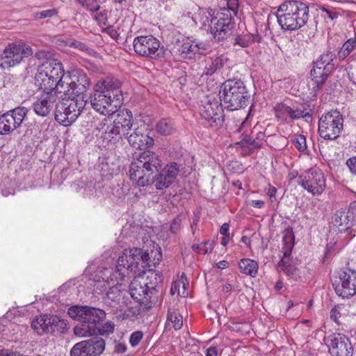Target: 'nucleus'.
Here are the masks:
<instances>
[{
    "mask_svg": "<svg viewBox=\"0 0 356 356\" xmlns=\"http://www.w3.org/2000/svg\"><path fill=\"white\" fill-rule=\"evenodd\" d=\"M155 266V263L150 261L149 255L140 248L124 250L117 260L115 269L112 268L108 281L119 284L130 273L136 275L145 273L147 268Z\"/></svg>",
    "mask_w": 356,
    "mask_h": 356,
    "instance_id": "f257e3e1",
    "label": "nucleus"
},
{
    "mask_svg": "<svg viewBox=\"0 0 356 356\" xmlns=\"http://www.w3.org/2000/svg\"><path fill=\"white\" fill-rule=\"evenodd\" d=\"M161 167L162 161L157 154L149 150L144 151L131 163L130 179L142 187L153 184Z\"/></svg>",
    "mask_w": 356,
    "mask_h": 356,
    "instance_id": "f03ea898",
    "label": "nucleus"
},
{
    "mask_svg": "<svg viewBox=\"0 0 356 356\" xmlns=\"http://www.w3.org/2000/svg\"><path fill=\"white\" fill-rule=\"evenodd\" d=\"M67 314L81 323L74 327V334L79 337L96 334L97 325L106 317V312L103 309L90 306H72L68 309Z\"/></svg>",
    "mask_w": 356,
    "mask_h": 356,
    "instance_id": "7ed1b4c3",
    "label": "nucleus"
},
{
    "mask_svg": "<svg viewBox=\"0 0 356 356\" xmlns=\"http://www.w3.org/2000/svg\"><path fill=\"white\" fill-rule=\"evenodd\" d=\"M309 16V7L305 3L296 1L282 3L276 13L277 22L282 29L291 31L305 26Z\"/></svg>",
    "mask_w": 356,
    "mask_h": 356,
    "instance_id": "20e7f679",
    "label": "nucleus"
},
{
    "mask_svg": "<svg viewBox=\"0 0 356 356\" xmlns=\"http://www.w3.org/2000/svg\"><path fill=\"white\" fill-rule=\"evenodd\" d=\"M63 75L62 64L56 60H47L38 67L35 84L43 91H52Z\"/></svg>",
    "mask_w": 356,
    "mask_h": 356,
    "instance_id": "39448f33",
    "label": "nucleus"
},
{
    "mask_svg": "<svg viewBox=\"0 0 356 356\" xmlns=\"http://www.w3.org/2000/svg\"><path fill=\"white\" fill-rule=\"evenodd\" d=\"M86 104V101L82 97L62 99L56 104L55 120L63 126L71 125L80 115Z\"/></svg>",
    "mask_w": 356,
    "mask_h": 356,
    "instance_id": "423d86ee",
    "label": "nucleus"
},
{
    "mask_svg": "<svg viewBox=\"0 0 356 356\" xmlns=\"http://www.w3.org/2000/svg\"><path fill=\"white\" fill-rule=\"evenodd\" d=\"M247 102V92L243 81L236 79L224 81V103L227 110H238L245 107Z\"/></svg>",
    "mask_w": 356,
    "mask_h": 356,
    "instance_id": "0eeeda50",
    "label": "nucleus"
},
{
    "mask_svg": "<svg viewBox=\"0 0 356 356\" xmlns=\"http://www.w3.org/2000/svg\"><path fill=\"white\" fill-rule=\"evenodd\" d=\"M31 326L40 335L54 334L56 332L65 334L70 328L67 320L57 315L47 314L36 316L32 321Z\"/></svg>",
    "mask_w": 356,
    "mask_h": 356,
    "instance_id": "6e6552de",
    "label": "nucleus"
},
{
    "mask_svg": "<svg viewBox=\"0 0 356 356\" xmlns=\"http://www.w3.org/2000/svg\"><path fill=\"white\" fill-rule=\"evenodd\" d=\"M343 118L337 110H331L321 115L318 120V133L325 140H334L343 130Z\"/></svg>",
    "mask_w": 356,
    "mask_h": 356,
    "instance_id": "1a4fd4ad",
    "label": "nucleus"
},
{
    "mask_svg": "<svg viewBox=\"0 0 356 356\" xmlns=\"http://www.w3.org/2000/svg\"><path fill=\"white\" fill-rule=\"evenodd\" d=\"M32 54L31 47L25 43H9L0 54V69L9 70Z\"/></svg>",
    "mask_w": 356,
    "mask_h": 356,
    "instance_id": "9d476101",
    "label": "nucleus"
},
{
    "mask_svg": "<svg viewBox=\"0 0 356 356\" xmlns=\"http://www.w3.org/2000/svg\"><path fill=\"white\" fill-rule=\"evenodd\" d=\"M134 51L139 56L158 59L164 58L165 49L160 41L152 35H141L134 38Z\"/></svg>",
    "mask_w": 356,
    "mask_h": 356,
    "instance_id": "9b49d317",
    "label": "nucleus"
},
{
    "mask_svg": "<svg viewBox=\"0 0 356 356\" xmlns=\"http://www.w3.org/2000/svg\"><path fill=\"white\" fill-rule=\"evenodd\" d=\"M300 185L313 195H321L325 189V178L323 171L312 168L302 172L298 177Z\"/></svg>",
    "mask_w": 356,
    "mask_h": 356,
    "instance_id": "f8f14e48",
    "label": "nucleus"
},
{
    "mask_svg": "<svg viewBox=\"0 0 356 356\" xmlns=\"http://www.w3.org/2000/svg\"><path fill=\"white\" fill-rule=\"evenodd\" d=\"M334 52L327 51L321 55L314 63L313 69L311 70V76L314 84L317 88H321L323 85L329 74L334 70Z\"/></svg>",
    "mask_w": 356,
    "mask_h": 356,
    "instance_id": "ddd939ff",
    "label": "nucleus"
},
{
    "mask_svg": "<svg viewBox=\"0 0 356 356\" xmlns=\"http://www.w3.org/2000/svg\"><path fill=\"white\" fill-rule=\"evenodd\" d=\"M92 108L99 114L106 116L113 115L117 107L121 104L115 97L108 96L99 88L94 86L93 92L89 97Z\"/></svg>",
    "mask_w": 356,
    "mask_h": 356,
    "instance_id": "4468645a",
    "label": "nucleus"
},
{
    "mask_svg": "<svg viewBox=\"0 0 356 356\" xmlns=\"http://www.w3.org/2000/svg\"><path fill=\"white\" fill-rule=\"evenodd\" d=\"M28 109L19 106L10 110L0 116V135L9 134L22 124Z\"/></svg>",
    "mask_w": 356,
    "mask_h": 356,
    "instance_id": "2eb2a0df",
    "label": "nucleus"
},
{
    "mask_svg": "<svg viewBox=\"0 0 356 356\" xmlns=\"http://www.w3.org/2000/svg\"><path fill=\"white\" fill-rule=\"evenodd\" d=\"M336 293L343 298H348L356 293V271L350 269L340 273L333 282Z\"/></svg>",
    "mask_w": 356,
    "mask_h": 356,
    "instance_id": "dca6fc26",
    "label": "nucleus"
},
{
    "mask_svg": "<svg viewBox=\"0 0 356 356\" xmlns=\"http://www.w3.org/2000/svg\"><path fill=\"white\" fill-rule=\"evenodd\" d=\"M326 344L332 356H352L353 347L348 338L341 333H334L326 338Z\"/></svg>",
    "mask_w": 356,
    "mask_h": 356,
    "instance_id": "f3484780",
    "label": "nucleus"
},
{
    "mask_svg": "<svg viewBox=\"0 0 356 356\" xmlns=\"http://www.w3.org/2000/svg\"><path fill=\"white\" fill-rule=\"evenodd\" d=\"M163 275L159 272L149 270V275L145 278V287L149 291L148 303L147 309H150L157 302L158 298L163 291Z\"/></svg>",
    "mask_w": 356,
    "mask_h": 356,
    "instance_id": "a211bd4d",
    "label": "nucleus"
},
{
    "mask_svg": "<svg viewBox=\"0 0 356 356\" xmlns=\"http://www.w3.org/2000/svg\"><path fill=\"white\" fill-rule=\"evenodd\" d=\"M180 171V165L175 162L168 163L164 168L161 167L155 179V186L161 191L169 188L177 177Z\"/></svg>",
    "mask_w": 356,
    "mask_h": 356,
    "instance_id": "6ab92c4d",
    "label": "nucleus"
},
{
    "mask_svg": "<svg viewBox=\"0 0 356 356\" xmlns=\"http://www.w3.org/2000/svg\"><path fill=\"white\" fill-rule=\"evenodd\" d=\"M58 99V97L54 92L44 91L33 103V109L38 115L47 117L53 108L56 107Z\"/></svg>",
    "mask_w": 356,
    "mask_h": 356,
    "instance_id": "aec40b11",
    "label": "nucleus"
},
{
    "mask_svg": "<svg viewBox=\"0 0 356 356\" xmlns=\"http://www.w3.org/2000/svg\"><path fill=\"white\" fill-rule=\"evenodd\" d=\"M293 236L291 234L283 238V257L278 264L279 270L292 278L295 277L298 273V269L289 264V256L293 247Z\"/></svg>",
    "mask_w": 356,
    "mask_h": 356,
    "instance_id": "412c9836",
    "label": "nucleus"
},
{
    "mask_svg": "<svg viewBox=\"0 0 356 356\" xmlns=\"http://www.w3.org/2000/svg\"><path fill=\"white\" fill-rule=\"evenodd\" d=\"M96 129L101 132V138L110 145H116L122 141L123 136L118 131L110 118H104L97 126Z\"/></svg>",
    "mask_w": 356,
    "mask_h": 356,
    "instance_id": "4be33fe9",
    "label": "nucleus"
},
{
    "mask_svg": "<svg viewBox=\"0 0 356 356\" xmlns=\"http://www.w3.org/2000/svg\"><path fill=\"white\" fill-rule=\"evenodd\" d=\"M145 286V277L141 275H136L129 284V294L133 299L140 303L141 306L143 305V310L147 312L149 310L147 309V306L146 305L149 302L147 298H149V296Z\"/></svg>",
    "mask_w": 356,
    "mask_h": 356,
    "instance_id": "5701e85b",
    "label": "nucleus"
},
{
    "mask_svg": "<svg viewBox=\"0 0 356 356\" xmlns=\"http://www.w3.org/2000/svg\"><path fill=\"white\" fill-rule=\"evenodd\" d=\"M334 222L338 227L339 232L345 234L348 240L356 236V218H350L346 211H337Z\"/></svg>",
    "mask_w": 356,
    "mask_h": 356,
    "instance_id": "b1692460",
    "label": "nucleus"
},
{
    "mask_svg": "<svg viewBox=\"0 0 356 356\" xmlns=\"http://www.w3.org/2000/svg\"><path fill=\"white\" fill-rule=\"evenodd\" d=\"M113 120H111L116 129L124 136L127 137L129 131L133 126V115L128 109H122L111 115Z\"/></svg>",
    "mask_w": 356,
    "mask_h": 356,
    "instance_id": "393cba45",
    "label": "nucleus"
},
{
    "mask_svg": "<svg viewBox=\"0 0 356 356\" xmlns=\"http://www.w3.org/2000/svg\"><path fill=\"white\" fill-rule=\"evenodd\" d=\"M121 81L114 77H107L102 81H98L95 86L96 88L105 92L108 96L115 97V99L122 104L123 100L122 94L120 90Z\"/></svg>",
    "mask_w": 356,
    "mask_h": 356,
    "instance_id": "a878e982",
    "label": "nucleus"
},
{
    "mask_svg": "<svg viewBox=\"0 0 356 356\" xmlns=\"http://www.w3.org/2000/svg\"><path fill=\"white\" fill-rule=\"evenodd\" d=\"M127 140L132 147L140 149L149 147L154 144V139L143 133L139 129H135L134 131L127 137Z\"/></svg>",
    "mask_w": 356,
    "mask_h": 356,
    "instance_id": "bb28decb",
    "label": "nucleus"
},
{
    "mask_svg": "<svg viewBox=\"0 0 356 356\" xmlns=\"http://www.w3.org/2000/svg\"><path fill=\"white\" fill-rule=\"evenodd\" d=\"M126 293L122 291L118 286H115L109 289L107 291L104 301L105 304L111 307H121L122 304H125Z\"/></svg>",
    "mask_w": 356,
    "mask_h": 356,
    "instance_id": "cd10ccee",
    "label": "nucleus"
},
{
    "mask_svg": "<svg viewBox=\"0 0 356 356\" xmlns=\"http://www.w3.org/2000/svg\"><path fill=\"white\" fill-rule=\"evenodd\" d=\"M88 356H99L105 349V341L99 337H92L84 340Z\"/></svg>",
    "mask_w": 356,
    "mask_h": 356,
    "instance_id": "c85d7f7f",
    "label": "nucleus"
},
{
    "mask_svg": "<svg viewBox=\"0 0 356 356\" xmlns=\"http://www.w3.org/2000/svg\"><path fill=\"white\" fill-rule=\"evenodd\" d=\"M72 81L66 82L60 78L57 82L55 88L51 92H54L56 95L63 93L65 97L63 99L67 98H72V97H76V93L73 90Z\"/></svg>",
    "mask_w": 356,
    "mask_h": 356,
    "instance_id": "c756f323",
    "label": "nucleus"
},
{
    "mask_svg": "<svg viewBox=\"0 0 356 356\" xmlns=\"http://www.w3.org/2000/svg\"><path fill=\"white\" fill-rule=\"evenodd\" d=\"M238 267L241 272L247 275L254 277L258 272V264L256 261L250 259H242L238 262Z\"/></svg>",
    "mask_w": 356,
    "mask_h": 356,
    "instance_id": "7c9ffc66",
    "label": "nucleus"
},
{
    "mask_svg": "<svg viewBox=\"0 0 356 356\" xmlns=\"http://www.w3.org/2000/svg\"><path fill=\"white\" fill-rule=\"evenodd\" d=\"M72 87L75 88L76 97H81L80 95L83 94L90 86V80L85 75H81L76 78V81H72ZM72 91H74L73 89Z\"/></svg>",
    "mask_w": 356,
    "mask_h": 356,
    "instance_id": "2f4dec72",
    "label": "nucleus"
},
{
    "mask_svg": "<svg viewBox=\"0 0 356 356\" xmlns=\"http://www.w3.org/2000/svg\"><path fill=\"white\" fill-rule=\"evenodd\" d=\"M356 39L350 38L345 42L338 51V58L340 60H344L355 48Z\"/></svg>",
    "mask_w": 356,
    "mask_h": 356,
    "instance_id": "473e14b6",
    "label": "nucleus"
},
{
    "mask_svg": "<svg viewBox=\"0 0 356 356\" xmlns=\"http://www.w3.org/2000/svg\"><path fill=\"white\" fill-rule=\"evenodd\" d=\"M172 323L175 330H180L183 325L182 316L173 309H168L167 323Z\"/></svg>",
    "mask_w": 356,
    "mask_h": 356,
    "instance_id": "72a5a7b5",
    "label": "nucleus"
},
{
    "mask_svg": "<svg viewBox=\"0 0 356 356\" xmlns=\"http://www.w3.org/2000/svg\"><path fill=\"white\" fill-rule=\"evenodd\" d=\"M156 130L161 135L167 136L173 132L174 128L169 121L166 119H162L156 123Z\"/></svg>",
    "mask_w": 356,
    "mask_h": 356,
    "instance_id": "f704fd0d",
    "label": "nucleus"
},
{
    "mask_svg": "<svg viewBox=\"0 0 356 356\" xmlns=\"http://www.w3.org/2000/svg\"><path fill=\"white\" fill-rule=\"evenodd\" d=\"M275 113L277 118L282 120L291 119V108L284 104H277L275 107Z\"/></svg>",
    "mask_w": 356,
    "mask_h": 356,
    "instance_id": "c9c22d12",
    "label": "nucleus"
},
{
    "mask_svg": "<svg viewBox=\"0 0 356 356\" xmlns=\"http://www.w3.org/2000/svg\"><path fill=\"white\" fill-rule=\"evenodd\" d=\"M199 49V47L197 44H193L186 40V41H184L180 47L177 48V51L179 54H184L188 56L191 53H196Z\"/></svg>",
    "mask_w": 356,
    "mask_h": 356,
    "instance_id": "e433bc0d",
    "label": "nucleus"
},
{
    "mask_svg": "<svg viewBox=\"0 0 356 356\" xmlns=\"http://www.w3.org/2000/svg\"><path fill=\"white\" fill-rule=\"evenodd\" d=\"M221 19H217L216 17L213 18L211 21V32L215 38H218L220 40L221 33L222 32V23L220 22Z\"/></svg>",
    "mask_w": 356,
    "mask_h": 356,
    "instance_id": "4c0bfd02",
    "label": "nucleus"
},
{
    "mask_svg": "<svg viewBox=\"0 0 356 356\" xmlns=\"http://www.w3.org/2000/svg\"><path fill=\"white\" fill-rule=\"evenodd\" d=\"M87 10L95 13L100 10L99 0H77Z\"/></svg>",
    "mask_w": 356,
    "mask_h": 356,
    "instance_id": "58836bf2",
    "label": "nucleus"
},
{
    "mask_svg": "<svg viewBox=\"0 0 356 356\" xmlns=\"http://www.w3.org/2000/svg\"><path fill=\"white\" fill-rule=\"evenodd\" d=\"M70 356H88L84 341L73 346L70 350Z\"/></svg>",
    "mask_w": 356,
    "mask_h": 356,
    "instance_id": "ea45409f",
    "label": "nucleus"
},
{
    "mask_svg": "<svg viewBox=\"0 0 356 356\" xmlns=\"http://www.w3.org/2000/svg\"><path fill=\"white\" fill-rule=\"evenodd\" d=\"M92 16L99 25H106L108 22V11L106 10H99L94 13H92Z\"/></svg>",
    "mask_w": 356,
    "mask_h": 356,
    "instance_id": "a19ab883",
    "label": "nucleus"
},
{
    "mask_svg": "<svg viewBox=\"0 0 356 356\" xmlns=\"http://www.w3.org/2000/svg\"><path fill=\"white\" fill-rule=\"evenodd\" d=\"M227 15L224 13V34L231 35L232 34V30L235 28V24L232 20L231 14L227 18L225 16Z\"/></svg>",
    "mask_w": 356,
    "mask_h": 356,
    "instance_id": "79ce46f5",
    "label": "nucleus"
},
{
    "mask_svg": "<svg viewBox=\"0 0 356 356\" xmlns=\"http://www.w3.org/2000/svg\"><path fill=\"white\" fill-rule=\"evenodd\" d=\"M184 218V215L180 213L174 218L170 226V230L172 233H177L181 228L182 220Z\"/></svg>",
    "mask_w": 356,
    "mask_h": 356,
    "instance_id": "37998d69",
    "label": "nucleus"
},
{
    "mask_svg": "<svg viewBox=\"0 0 356 356\" xmlns=\"http://www.w3.org/2000/svg\"><path fill=\"white\" fill-rule=\"evenodd\" d=\"M114 330V324L112 322H106L101 327H97V334L100 335H106L112 333Z\"/></svg>",
    "mask_w": 356,
    "mask_h": 356,
    "instance_id": "c03bdc74",
    "label": "nucleus"
},
{
    "mask_svg": "<svg viewBox=\"0 0 356 356\" xmlns=\"http://www.w3.org/2000/svg\"><path fill=\"white\" fill-rule=\"evenodd\" d=\"M294 146L300 151L304 152L307 149L306 138L302 135H299L293 139Z\"/></svg>",
    "mask_w": 356,
    "mask_h": 356,
    "instance_id": "a18cd8bd",
    "label": "nucleus"
},
{
    "mask_svg": "<svg viewBox=\"0 0 356 356\" xmlns=\"http://www.w3.org/2000/svg\"><path fill=\"white\" fill-rule=\"evenodd\" d=\"M143 333L141 331L134 332L129 337V343L131 346L135 347L138 346L143 339Z\"/></svg>",
    "mask_w": 356,
    "mask_h": 356,
    "instance_id": "49530a36",
    "label": "nucleus"
},
{
    "mask_svg": "<svg viewBox=\"0 0 356 356\" xmlns=\"http://www.w3.org/2000/svg\"><path fill=\"white\" fill-rule=\"evenodd\" d=\"M234 44H238L239 46L242 47H248L251 42L252 40H250V38L249 36H238L234 39Z\"/></svg>",
    "mask_w": 356,
    "mask_h": 356,
    "instance_id": "de8ad7c7",
    "label": "nucleus"
},
{
    "mask_svg": "<svg viewBox=\"0 0 356 356\" xmlns=\"http://www.w3.org/2000/svg\"><path fill=\"white\" fill-rule=\"evenodd\" d=\"M56 14V10L55 9H49L46 10H42L41 12L36 13L34 15V18L37 19H44L47 17H53Z\"/></svg>",
    "mask_w": 356,
    "mask_h": 356,
    "instance_id": "09e8293b",
    "label": "nucleus"
},
{
    "mask_svg": "<svg viewBox=\"0 0 356 356\" xmlns=\"http://www.w3.org/2000/svg\"><path fill=\"white\" fill-rule=\"evenodd\" d=\"M207 245L208 242L202 243L200 244H193L191 248L194 252H196L199 254H205L208 253Z\"/></svg>",
    "mask_w": 356,
    "mask_h": 356,
    "instance_id": "8fccbe9b",
    "label": "nucleus"
},
{
    "mask_svg": "<svg viewBox=\"0 0 356 356\" xmlns=\"http://www.w3.org/2000/svg\"><path fill=\"white\" fill-rule=\"evenodd\" d=\"M346 165L348 166L350 173L356 176V156H352L347 159Z\"/></svg>",
    "mask_w": 356,
    "mask_h": 356,
    "instance_id": "3c124183",
    "label": "nucleus"
},
{
    "mask_svg": "<svg viewBox=\"0 0 356 356\" xmlns=\"http://www.w3.org/2000/svg\"><path fill=\"white\" fill-rule=\"evenodd\" d=\"M321 11L325 13L324 18L325 19H330V20H334L337 18H338L339 15L337 13L328 10L327 8L325 7H322L321 8Z\"/></svg>",
    "mask_w": 356,
    "mask_h": 356,
    "instance_id": "603ef678",
    "label": "nucleus"
},
{
    "mask_svg": "<svg viewBox=\"0 0 356 356\" xmlns=\"http://www.w3.org/2000/svg\"><path fill=\"white\" fill-rule=\"evenodd\" d=\"M340 306L334 307L330 312V318L337 323L340 324V321L339 320L341 316L340 314Z\"/></svg>",
    "mask_w": 356,
    "mask_h": 356,
    "instance_id": "864d4df0",
    "label": "nucleus"
},
{
    "mask_svg": "<svg viewBox=\"0 0 356 356\" xmlns=\"http://www.w3.org/2000/svg\"><path fill=\"white\" fill-rule=\"evenodd\" d=\"M102 32L108 34L113 39L117 40L120 35L118 31L113 29V26H108L102 30Z\"/></svg>",
    "mask_w": 356,
    "mask_h": 356,
    "instance_id": "5fc2aeb1",
    "label": "nucleus"
},
{
    "mask_svg": "<svg viewBox=\"0 0 356 356\" xmlns=\"http://www.w3.org/2000/svg\"><path fill=\"white\" fill-rule=\"evenodd\" d=\"M227 6L228 11H232L234 14H236L238 7V0H227Z\"/></svg>",
    "mask_w": 356,
    "mask_h": 356,
    "instance_id": "6e6d98bb",
    "label": "nucleus"
},
{
    "mask_svg": "<svg viewBox=\"0 0 356 356\" xmlns=\"http://www.w3.org/2000/svg\"><path fill=\"white\" fill-rule=\"evenodd\" d=\"M350 217V218H356V202H350L348 211L346 212Z\"/></svg>",
    "mask_w": 356,
    "mask_h": 356,
    "instance_id": "4d7b16f0",
    "label": "nucleus"
},
{
    "mask_svg": "<svg viewBox=\"0 0 356 356\" xmlns=\"http://www.w3.org/2000/svg\"><path fill=\"white\" fill-rule=\"evenodd\" d=\"M304 116L303 111L300 109H293L291 108V119H298Z\"/></svg>",
    "mask_w": 356,
    "mask_h": 356,
    "instance_id": "13d9d810",
    "label": "nucleus"
},
{
    "mask_svg": "<svg viewBox=\"0 0 356 356\" xmlns=\"http://www.w3.org/2000/svg\"><path fill=\"white\" fill-rule=\"evenodd\" d=\"M201 216V211L199 209H197L195 211H193V215L192 217V222H193V225H197Z\"/></svg>",
    "mask_w": 356,
    "mask_h": 356,
    "instance_id": "bf43d9fd",
    "label": "nucleus"
},
{
    "mask_svg": "<svg viewBox=\"0 0 356 356\" xmlns=\"http://www.w3.org/2000/svg\"><path fill=\"white\" fill-rule=\"evenodd\" d=\"M229 239V225L227 223H224V246L226 245Z\"/></svg>",
    "mask_w": 356,
    "mask_h": 356,
    "instance_id": "052dcab7",
    "label": "nucleus"
},
{
    "mask_svg": "<svg viewBox=\"0 0 356 356\" xmlns=\"http://www.w3.org/2000/svg\"><path fill=\"white\" fill-rule=\"evenodd\" d=\"M127 350V346L124 343H118L115 345V351L117 353H124Z\"/></svg>",
    "mask_w": 356,
    "mask_h": 356,
    "instance_id": "680f3d73",
    "label": "nucleus"
},
{
    "mask_svg": "<svg viewBox=\"0 0 356 356\" xmlns=\"http://www.w3.org/2000/svg\"><path fill=\"white\" fill-rule=\"evenodd\" d=\"M250 205L252 206L253 207L261 209L264 207V202L260 200H251Z\"/></svg>",
    "mask_w": 356,
    "mask_h": 356,
    "instance_id": "e2e57ef3",
    "label": "nucleus"
},
{
    "mask_svg": "<svg viewBox=\"0 0 356 356\" xmlns=\"http://www.w3.org/2000/svg\"><path fill=\"white\" fill-rule=\"evenodd\" d=\"M49 53L45 51H38L35 53V56L38 59L47 58Z\"/></svg>",
    "mask_w": 356,
    "mask_h": 356,
    "instance_id": "0e129e2a",
    "label": "nucleus"
},
{
    "mask_svg": "<svg viewBox=\"0 0 356 356\" xmlns=\"http://www.w3.org/2000/svg\"><path fill=\"white\" fill-rule=\"evenodd\" d=\"M276 193H277V189L275 188V187H274V186H273L271 185H269L268 191H267V195L270 198H273V197H275Z\"/></svg>",
    "mask_w": 356,
    "mask_h": 356,
    "instance_id": "69168bd1",
    "label": "nucleus"
},
{
    "mask_svg": "<svg viewBox=\"0 0 356 356\" xmlns=\"http://www.w3.org/2000/svg\"><path fill=\"white\" fill-rule=\"evenodd\" d=\"M206 356H218L216 347H210L207 350Z\"/></svg>",
    "mask_w": 356,
    "mask_h": 356,
    "instance_id": "338daca9",
    "label": "nucleus"
},
{
    "mask_svg": "<svg viewBox=\"0 0 356 356\" xmlns=\"http://www.w3.org/2000/svg\"><path fill=\"white\" fill-rule=\"evenodd\" d=\"M6 356H22L17 351H13L8 349H5Z\"/></svg>",
    "mask_w": 356,
    "mask_h": 356,
    "instance_id": "774afa93",
    "label": "nucleus"
}]
</instances>
